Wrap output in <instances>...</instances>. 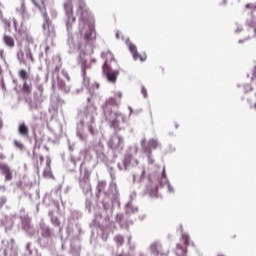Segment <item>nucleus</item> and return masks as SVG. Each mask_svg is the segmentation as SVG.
I'll list each match as a JSON object with an SVG mask.
<instances>
[{"mask_svg":"<svg viewBox=\"0 0 256 256\" xmlns=\"http://www.w3.org/2000/svg\"><path fill=\"white\" fill-rule=\"evenodd\" d=\"M141 147L142 152L145 155H153V149L161 148V143H159V141L156 139H150L149 141H147V139L143 138L141 140Z\"/></svg>","mask_w":256,"mask_h":256,"instance_id":"f257e3e1","label":"nucleus"},{"mask_svg":"<svg viewBox=\"0 0 256 256\" xmlns=\"http://www.w3.org/2000/svg\"><path fill=\"white\" fill-rule=\"evenodd\" d=\"M189 241H191V238L187 234H182L181 242L185 247L181 246V244H177L175 250L176 256H187V247H189Z\"/></svg>","mask_w":256,"mask_h":256,"instance_id":"f03ea898","label":"nucleus"},{"mask_svg":"<svg viewBox=\"0 0 256 256\" xmlns=\"http://www.w3.org/2000/svg\"><path fill=\"white\" fill-rule=\"evenodd\" d=\"M64 11L67 16V27L73 25L75 23V16H73V0H66L64 3Z\"/></svg>","mask_w":256,"mask_h":256,"instance_id":"7ed1b4c3","label":"nucleus"},{"mask_svg":"<svg viewBox=\"0 0 256 256\" xmlns=\"http://www.w3.org/2000/svg\"><path fill=\"white\" fill-rule=\"evenodd\" d=\"M103 73L110 83H117V77H119V70L111 69L109 64L103 65Z\"/></svg>","mask_w":256,"mask_h":256,"instance_id":"20e7f679","label":"nucleus"},{"mask_svg":"<svg viewBox=\"0 0 256 256\" xmlns=\"http://www.w3.org/2000/svg\"><path fill=\"white\" fill-rule=\"evenodd\" d=\"M150 251L155 256H167L169 255V249L163 248V245L159 242H154L150 245Z\"/></svg>","mask_w":256,"mask_h":256,"instance_id":"39448f33","label":"nucleus"},{"mask_svg":"<svg viewBox=\"0 0 256 256\" xmlns=\"http://www.w3.org/2000/svg\"><path fill=\"white\" fill-rule=\"evenodd\" d=\"M124 119L125 118L123 117V114H121L120 112H111V117L106 116V120L109 121L114 129H119V123H121V121H124Z\"/></svg>","mask_w":256,"mask_h":256,"instance_id":"423d86ee","label":"nucleus"},{"mask_svg":"<svg viewBox=\"0 0 256 256\" xmlns=\"http://www.w3.org/2000/svg\"><path fill=\"white\" fill-rule=\"evenodd\" d=\"M121 145H123V138L119 135H113L108 142V147L114 151L119 149Z\"/></svg>","mask_w":256,"mask_h":256,"instance_id":"0eeeda50","label":"nucleus"},{"mask_svg":"<svg viewBox=\"0 0 256 256\" xmlns=\"http://www.w3.org/2000/svg\"><path fill=\"white\" fill-rule=\"evenodd\" d=\"M0 173L4 175L5 181L13 180V172L11 171V167L5 163H0Z\"/></svg>","mask_w":256,"mask_h":256,"instance_id":"6e6552de","label":"nucleus"},{"mask_svg":"<svg viewBox=\"0 0 256 256\" xmlns=\"http://www.w3.org/2000/svg\"><path fill=\"white\" fill-rule=\"evenodd\" d=\"M78 63L81 66L84 81H88V79H87V69H89V64H87L85 54L79 56Z\"/></svg>","mask_w":256,"mask_h":256,"instance_id":"1a4fd4ad","label":"nucleus"},{"mask_svg":"<svg viewBox=\"0 0 256 256\" xmlns=\"http://www.w3.org/2000/svg\"><path fill=\"white\" fill-rule=\"evenodd\" d=\"M76 13L77 15H80L83 17L85 13H87V4L85 3V0H77L76 1Z\"/></svg>","mask_w":256,"mask_h":256,"instance_id":"9d476101","label":"nucleus"},{"mask_svg":"<svg viewBox=\"0 0 256 256\" xmlns=\"http://www.w3.org/2000/svg\"><path fill=\"white\" fill-rule=\"evenodd\" d=\"M85 117H90L91 121H95V115H97V107L95 105H88L84 110Z\"/></svg>","mask_w":256,"mask_h":256,"instance_id":"9b49d317","label":"nucleus"},{"mask_svg":"<svg viewBox=\"0 0 256 256\" xmlns=\"http://www.w3.org/2000/svg\"><path fill=\"white\" fill-rule=\"evenodd\" d=\"M43 177L47 179H54L53 172L51 171V160L46 161V167L43 171Z\"/></svg>","mask_w":256,"mask_h":256,"instance_id":"f8f14e48","label":"nucleus"},{"mask_svg":"<svg viewBox=\"0 0 256 256\" xmlns=\"http://www.w3.org/2000/svg\"><path fill=\"white\" fill-rule=\"evenodd\" d=\"M245 11H250V15L253 19L256 17V3H247L244 6Z\"/></svg>","mask_w":256,"mask_h":256,"instance_id":"ddd939ff","label":"nucleus"},{"mask_svg":"<svg viewBox=\"0 0 256 256\" xmlns=\"http://www.w3.org/2000/svg\"><path fill=\"white\" fill-rule=\"evenodd\" d=\"M18 132L22 137H29V127L25 123H21L18 128Z\"/></svg>","mask_w":256,"mask_h":256,"instance_id":"4468645a","label":"nucleus"},{"mask_svg":"<svg viewBox=\"0 0 256 256\" xmlns=\"http://www.w3.org/2000/svg\"><path fill=\"white\" fill-rule=\"evenodd\" d=\"M103 57L105 59L104 65H109V63H111V61H115V56L113 55V53L111 51L104 52Z\"/></svg>","mask_w":256,"mask_h":256,"instance_id":"2eb2a0df","label":"nucleus"},{"mask_svg":"<svg viewBox=\"0 0 256 256\" xmlns=\"http://www.w3.org/2000/svg\"><path fill=\"white\" fill-rule=\"evenodd\" d=\"M3 41L5 45H7V47H10V48L15 47V40L13 39V37L5 34L3 37Z\"/></svg>","mask_w":256,"mask_h":256,"instance_id":"dca6fc26","label":"nucleus"},{"mask_svg":"<svg viewBox=\"0 0 256 256\" xmlns=\"http://www.w3.org/2000/svg\"><path fill=\"white\" fill-rule=\"evenodd\" d=\"M127 44L133 59H137V57L139 56V52H137V46H135V44L131 42H127Z\"/></svg>","mask_w":256,"mask_h":256,"instance_id":"f3484780","label":"nucleus"},{"mask_svg":"<svg viewBox=\"0 0 256 256\" xmlns=\"http://www.w3.org/2000/svg\"><path fill=\"white\" fill-rule=\"evenodd\" d=\"M32 91H33V85L27 83V81H24L22 86V92L25 95H31Z\"/></svg>","mask_w":256,"mask_h":256,"instance_id":"a211bd4d","label":"nucleus"},{"mask_svg":"<svg viewBox=\"0 0 256 256\" xmlns=\"http://www.w3.org/2000/svg\"><path fill=\"white\" fill-rule=\"evenodd\" d=\"M114 243H116L117 247H122V245L125 243V237L121 234H117L114 237Z\"/></svg>","mask_w":256,"mask_h":256,"instance_id":"6ab92c4d","label":"nucleus"},{"mask_svg":"<svg viewBox=\"0 0 256 256\" xmlns=\"http://www.w3.org/2000/svg\"><path fill=\"white\" fill-rule=\"evenodd\" d=\"M18 75L22 81H27V79H29V72H27L25 69H20L18 71Z\"/></svg>","mask_w":256,"mask_h":256,"instance_id":"aec40b11","label":"nucleus"},{"mask_svg":"<svg viewBox=\"0 0 256 256\" xmlns=\"http://www.w3.org/2000/svg\"><path fill=\"white\" fill-rule=\"evenodd\" d=\"M92 35H93V29L91 27H89V30L84 35V39L87 43H89V41L93 40Z\"/></svg>","mask_w":256,"mask_h":256,"instance_id":"412c9836","label":"nucleus"},{"mask_svg":"<svg viewBox=\"0 0 256 256\" xmlns=\"http://www.w3.org/2000/svg\"><path fill=\"white\" fill-rule=\"evenodd\" d=\"M108 104L112 105V107H119V105H121V102L120 100H116V98L112 96L111 98H109Z\"/></svg>","mask_w":256,"mask_h":256,"instance_id":"4be33fe9","label":"nucleus"},{"mask_svg":"<svg viewBox=\"0 0 256 256\" xmlns=\"http://www.w3.org/2000/svg\"><path fill=\"white\" fill-rule=\"evenodd\" d=\"M41 229L42 237H51V229L48 226H42Z\"/></svg>","mask_w":256,"mask_h":256,"instance_id":"5701e85b","label":"nucleus"},{"mask_svg":"<svg viewBox=\"0 0 256 256\" xmlns=\"http://www.w3.org/2000/svg\"><path fill=\"white\" fill-rule=\"evenodd\" d=\"M58 88L61 89V91L67 90V84L63 80H58Z\"/></svg>","mask_w":256,"mask_h":256,"instance_id":"b1692460","label":"nucleus"},{"mask_svg":"<svg viewBox=\"0 0 256 256\" xmlns=\"http://www.w3.org/2000/svg\"><path fill=\"white\" fill-rule=\"evenodd\" d=\"M32 3L35 5V7L41 9V5L45 4V0H32Z\"/></svg>","mask_w":256,"mask_h":256,"instance_id":"393cba45","label":"nucleus"},{"mask_svg":"<svg viewBox=\"0 0 256 256\" xmlns=\"http://www.w3.org/2000/svg\"><path fill=\"white\" fill-rule=\"evenodd\" d=\"M26 57L27 59H30L32 63H35V58H33V53L31 52V49H28V51L26 52Z\"/></svg>","mask_w":256,"mask_h":256,"instance_id":"a878e982","label":"nucleus"},{"mask_svg":"<svg viewBox=\"0 0 256 256\" xmlns=\"http://www.w3.org/2000/svg\"><path fill=\"white\" fill-rule=\"evenodd\" d=\"M138 59H139V61H142V62L147 61V54L141 55V54L138 53L137 58H134V60L137 61Z\"/></svg>","mask_w":256,"mask_h":256,"instance_id":"bb28decb","label":"nucleus"},{"mask_svg":"<svg viewBox=\"0 0 256 256\" xmlns=\"http://www.w3.org/2000/svg\"><path fill=\"white\" fill-rule=\"evenodd\" d=\"M51 221L55 225V227H60L61 221L59 220L58 217H52Z\"/></svg>","mask_w":256,"mask_h":256,"instance_id":"cd10ccee","label":"nucleus"},{"mask_svg":"<svg viewBox=\"0 0 256 256\" xmlns=\"http://www.w3.org/2000/svg\"><path fill=\"white\" fill-rule=\"evenodd\" d=\"M106 185H107L106 182H103V181L99 182L98 183V192L101 193V191H103V189H105Z\"/></svg>","mask_w":256,"mask_h":256,"instance_id":"c85d7f7f","label":"nucleus"},{"mask_svg":"<svg viewBox=\"0 0 256 256\" xmlns=\"http://www.w3.org/2000/svg\"><path fill=\"white\" fill-rule=\"evenodd\" d=\"M113 97H115V99L118 101L120 100V102H121V99H123V93L120 91L115 92Z\"/></svg>","mask_w":256,"mask_h":256,"instance_id":"c756f323","label":"nucleus"},{"mask_svg":"<svg viewBox=\"0 0 256 256\" xmlns=\"http://www.w3.org/2000/svg\"><path fill=\"white\" fill-rule=\"evenodd\" d=\"M7 203V198L4 196L0 197V209H3V206Z\"/></svg>","mask_w":256,"mask_h":256,"instance_id":"7c9ffc66","label":"nucleus"},{"mask_svg":"<svg viewBox=\"0 0 256 256\" xmlns=\"http://www.w3.org/2000/svg\"><path fill=\"white\" fill-rule=\"evenodd\" d=\"M77 137H79L80 141H87V136L83 135L80 131L77 132Z\"/></svg>","mask_w":256,"mask_h":256,"instance_id":"2f4dec72","label":"nucleus"},{"mask_svg":"<svg viewBox=\"0 0 256 256\" xmlns=\"http://www.w3.org/2000/svg\"><path fill=\"white\" fill-rule=\"evenodd\" d=\"M131 159H132L131 155L125 156L124 165H129V163H131Z\"/></svg>","mask_w":256,"mask_h":256,"instance_id":"473e14b6","label":"nucleus"},{"mask_svg":"<svg viewBox=\"0 0 256 256\" xmlns=\"http://www.w3.org/2000/svg\"><path fill=\"white\" fill-rule=\"evenodd\" d=\"M148 157V163H150V165H153V163H155V160L153 159V154H146Z\"/></svg>","mask_w":256,"mask_h":256,"instance_id":"72a5a7b5","label":"nucleus"},{"mask_svg":"<svg viewBox=\"0 0 256 256\" xmlns=\"http://www.w3.org/2000/svg\"><path fill=\"white\" fill-rule=\"evenodd\" d=\"M14 145L15 147H17L18 149H23V143L17 141V140H14Z\"/></svg>","mask_w":256,"mask_h":256,"instance_id":"f704fd0d","label":"nucleus"},{"mask_svg":"<svg viewBox=\"0 0 256 256\" xmlns=\"http://www.w3.org/2000/svg\"><path fill=\"white\" fill-rule=\"evenodd\" d=\"M88 130H89V133H91V135H95V128H93V126L89 125Z\"/></svg>","mask_w":256,"mask_h":256,"instance_id":"c9c22d12","label":"nucleus"},{"mask_svg":"<svg viewBox=\"0 0 256 256\" xmlns=\"http://www.w3.org/2000/svg\"><path fill=\"white\" fill-rule=\"evenodd\" d=\"M141 93L144 97H147V89L145 87L141 88Z\"/></svg>","mask_w":256,"mask_h":256,"instance_id":"e433bc0d","label":"nucleus"},{"mask_svg":"<svg viewBox=\"0 0 256 256\" xmlns=\"http://www.w3.org/2000/svg\"><path fill=\"white\" fill-rule=\"evenodd\" d=\"M21 9L25 12V0H21Z\"/></svg>","mask_w":256,"mask_h":256,"instance_id":"4c0bfd02","label":"nucleus"},{"mask_svg":"<svg viewBox=\"0 0 256 256\" xmlns=\"http://www.w3.org/2000/svg\"><path fill=\"white\" fill-rule=\"evenodd\" d=\"M4 55H5V51L4 50H0V57H1V59L5 58Z\"/></svg>","mask_w":256,"mask_h":256,"instance_id":"58836bf2","label":"nucleus"},{"mask_svg":"<svg viewBox=\"0 0 256 256\" xmlns=\"http://www.w3.org/2000/svg\"><path fill=\"white\" fill-rule=\"evenodd\" d=\"M116 39H121V32L119 31L116 32Z\"/></svg>","mask_w":256,"mask_h":256,"instance_id":"ea45409f","label":"nucleus"},{"mask_svg":"<svg viewBox=\"0 0 256 256\" xmlns=\"http://www.w3.org/2000/svg\"><path fill=\"white\" fill-rule=\"evenodd\" d=\"M251 27H256V20H253V22L250 24Z\"/></svg>","mask_w":256,"mask_h":256,"instance_id":"a19ab883","label":"nucleus"},{"mask_svg":"<svg viewBox=\"0 0 256 256\" xmlns=\"http://www.w3.org/2000/svg\"><path fill=\"white\" fill-rule=\"evenodd\" d=\"M49 49H51L49 46H46V47H45V53H46V55H47V53H49Z\"/></svg>","mask_w":256,"mask_h":256,"instance_id":"79ce46f5","label":"nucleus"},{"mask_svg":"<svg viewBox=\"0 0 256 256\" xmlns=\"http://www.w3.org/2000/svg\"><path fill=\"white\" fill-rule=\"evenodd\" d=\"M23 55H24L23 52L19 53L18 54V59H21V57H23Z\"/></svg>","mask_w":256,"mask_h":256,"instance_id":"37998d69","label":"nucleus"},{"mask_svg":"<svg viewBox=\"0 0 256 256\" xmlns=\"http://www.w3.org/2000/svg\"><path fill=\"white\" fill-rule=\"evenodd\" d=\"M20 63H23V65H27V62L23 59L20 60Z\"/></svg>","mask_w":256,"mask_h":256,"instance_id":"c03bdc74","label":"nucleus"},{"mask_svg":"<svg viewBox=\"0 0 256 256\" xmlns=\"http://www.w3.org/2000/svg\"><path fill=\"white\" fill-rule=\"evenodd\" d=\"M0 129H3V121L0 120Z\"/></svg>","mask_w":256,"mask_h":256,"instance_id":"a18cd8bd","label":"nucleus"},{"mask_svg":"<svg viewBox=\"0 0 256 256\" xmlns=\"http://www.w3.org/2000/svg\"><path fill=\"white\" fill-rule=\"evenodd\" d=\"M118 256H131V255H129V254H124V255L119 254Z\"/></svg>","mask_w":256,"mask_h":256,"instance_id":"49530a36","label":"nucleus"},{"mask_svg":"<svg viewBox=\"0 0 256 256\" xmlns=\"http://www.w3.org/2000/svg\"><path fill=\"white\" fill-rule=\"evenodd\" d=\"M140 256H147V254H145V253H140Z\"/></svg>","mask_w":256,"mask_h":256,"instance_id":"de8ad7c7","label":"nucleus"},{"mask_svg":"<svg viewBox=\"0 0 256 256\" xmlns=\"http://www.w3.org/2000/svg\"><path fill=\"white\" fill-rule=\"evenodd\" d=\"M128 243H131V237L128 238Z\"/></svg>","mask_w":256,"mask_h":256,"instance_id":"09e8293b","label":"nucleus"},{"mask_svg":"<svg viewBox=\"0 0 256 256\" xmlns=\"http://www.w3.org/2000/svg\"><path fill=\"white\" fill-rule=\"evenodd\" d=\"M80 33H81V35H83V29H80Z\"/></svg>","mask_w":256,"mask_h":256,"instance_id":"8fccbe9b","label":"nucleus"},{"mask_svg":"<svg viewBox=\"0 0 256 256\" xmlns=\"http://www.w3.org/2000/svg\"><path fill=\"white\" fill-rule=\"evenodd\" d=\"M142 175H145V170L142 171Z\"/></svg>","mask_w":256,"mask_h":256,"instance_id":"3c124183","label":"nucleus"},{"mask_svg":"<svg viewBox=\"0 0 256 256\" xmlns=\"http://www.w3.org/2000/svg\"><path fill=\"white\" fill-rule=\"evenodd\" d=\"M47 25H49V20H46Z\"/></svg>","mask_w":256,"mask_h":256,"instance_id":"603ef678","label":"nucleus"},{"mask_svg":"<svg viewBox=\"0 0 256 256\" xmlns=\"http://www.w3.org/2000/svg\"><path fill=\"white\" fill-rule=\"evenodd\" d=\"M147 193H151V190H147Z\"/></svg>","mask_w":256,"mask_h":256,"instance_id":"864d4df0","label":"nucleus"},{"mask_svg":"<svg viewBox=\"0 0 256 256\" xmlns=\"http://www.w3.org/2000/svg\"><path fill=\"white\" fill-rule=\"evenodd\" d=\"M83 26L85 27V22H83Z\"/></svg>","mask_w":256,"mask_h":256,"instance_id":"5fc2aeb1","label":"nucleus"}]
</instances>
